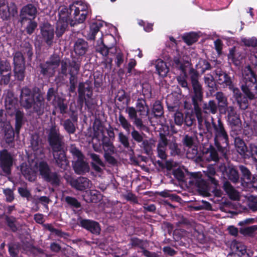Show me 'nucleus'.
<instances>
[{
  "label": "nucleus",
  "mask_w": 257,
  "mask_h": 257,
  "mask_svg": "<svg viewBox=\"0 0 257 257\" xmlns=\"http://www.w3.org/2000/svg\"><path fill=\"white\" fill-rule=\"evenodd\" d=\"M62 139L63 137L60 135L59 129L55 126H52L48 135L49 145L52 149L56 163L61 168L66 170L68 166L69 162L62 149Z\"/></svg>",
  "instance_id": "obj_1"
},
{
  "label": "nucleus",
  "mask_w": 257,
  "mask_h": 257,
  "mask_svg": "<svg viewBox=\"0 0 257 257\" xmlns=\"http://www.w3.org/2000/svg\"><path fill=\"white\" fill-rule=\"evenodd\" d=\"M20 103L26 109L33 108L34 111L38 115H41L43 112V97L40 94H33L27 87L23 88L21 90Z\"/></svg>",
  "instance_id": "obj_2"
},
{
  "label": "nucleus",
  "mask_w": 257,
  "mask_h": 257,
  "mask_svg": "<svg viewBox=\"0 0 257 257\" xmlns=\"http://www.w3.org/2000/svg\"><path fill=\"white\" fill-rule=\"evenodd\" d=\"M190 79L193 89L194 95L192 100L194 105V112L198 120L199 127L201 128L204 120L203 112L201 108L198 106V101H200L202 97V88L201 85L198 81V73L193 69H191L189 71Z\"/></svg>",
  "instance_id": "obj_3"
},
{
  "label": "nucleus",
  "mask_w": 257,
  "mask_h": 257,
  "mask_svg": "<svg viewBox=\"0 0 257 257\" xmlns=\"http://www.w3.org/2000/svg\"><path fill=\"white\" fill-rule=\"evenodd\" d=\"M241 88L249 99L257 98V82L254 74L250 66L245 67L242 71Z\"/></svg>",
  "instance_id": "obj_4"
},
{
  "label": "nucleus",
  "mask_w": 257,
  "mask_h": 257,
  "mask_svg": "<svg viewBox=\"0 0 257 257\" xmlns=\"http://www.w3.org/2000/svg\"><path fill=\"white\" fill-rule=\"evenodd\" d=\"M88 5L82 1H76L69 6V10L73 19L70 21L71 26L83 23L88 15Z\"/></svg>",
  "instance_id": "obj_5"
},
{
  "label": "nucleus",
  "mask_w": 257,
  "mask_h": 257,
  "mask_svg": "<svg viewBox=\"0 0 257 257\" xmlns=\"http://www.w3.org/2000/svg\"><path fill=\"white\" fill-rule=\"evenodd\" d=\"M218 124H216L212 117V122L215 134V145L218 150L222 154H225L228 146V136L225 131L220 119L218 120Z\"/></svg>",
  "instance_id": "obj_6"
},
{
  "label": "nucleus",
  "mask_w": 257,
  "mask_h": 257,
  "mask_svg": "<svg viewBox=\"0 0 257 257\" xmlns=\"http://www.w3.org/2000/svg\"><path fill=\"white\" fill-rule=\"evenodd\" d=\"M36 166L40 175L45 181L53 185H58L59 184L60 179L58 175L56 173L51 171L50 167L46 162L40 161L36 164Z\"/></svg>",
  "instance_id": "obj_7"
},
{
  "label": "nucleus",
  "mask_w": 257,
  "mask_h": 257,
  "mask_svg": "<svg viewBox=\"0 0 257 257\" xmlns=\"http://www.w3.org/2000/svg\"><path fill=\"white\" fill-rule=\"evenodd\" d=\"M96 51L103 57V63L106 68L110 69L112 65V58L110 56L116 53V48H107L104 44L102 37L97 41L95 46Z\"/></svg>",
  "instance_id": "obj_8"
},
{
  "label": "nucleus",
  "mask_w": 257,
  "mask_h": 257,
  "mask_svg": "<svg viewBox=\"0 0 257 257\" xmlns=\"http://www.w3.org/2000/svg\"><path fill=\"white\" fill-rule=\"evenodd\" d=\"M14 158L8 151L0 152V167L6 175H10L13 165Z\"/></svg>",
  "instance_id": "obj_9"
},
{
  "label": "nucleus",
  "mask_w": 257,
  "mask_h": 257,
  "mask_svg": "<svg viewBox=\"0 0 257 257\" xmlns=\"http://www.w3.org/2000/svg\"><path fill=\"white\" fill-rule=\"evenodd\" d=\"M14 73L15 77L22 80L25 77V62L24 57L20 52H16L14 57Z\"/></svg>",
  "instance_id": "obj_10"
},
{
  "label": "nucleus",
  "mask_w": 257,
  "mask_h": 257,
  "mask_svg": "<svg viewBox=\"0 0 257 257\" xmlns=\"http://www.w3.org/2000/svg\"><path fill=\"white\" fill-rule=\"evenodd\" d=\"M17 13V7L14 3H11L8 5L5 2H0V14L3 19L7 20L11 16L14 17Z\"/></svg>",
  "instance_id": "obj_11"
},
{
  "label": "nucleus",
  "mask_w": 257,
  "mask_h": 257,
  "mask_svg": "<svg viewBox=\"0 0 257 257\" xmlns=\"http://www.w3.org/2000/svg\"><path fill=\"white\" fill-rule=\"evenodd\" d=\"M37 13L36 8L32 4H28L23 7L20 14L21 23L24 24L28 19H34L36 16Z\"/></svg>",
  "instance_id": "obj_12"
},
{
  "label": "nucleus",
  "mask_w": 257,
  "mask_h": 257,
  "mask_svg": "<svg viewBox=\"0 0 257 257\" xmlns=\"http://www.w3.org/2000/svg\"><path fill=\"white\" fill-rule=\"evenodd\" d=\"M78 93L80 99L84 100L85 104L88 105L89 99L92 95V89L90 84L87 82L80 83L79 85Z\"/></svg>",
  "instance_id": "obj_13"
},
{
  "label": "nucleus",
  "mask_w": 257,
  "mask_h": 257,
  "mask_svg": "<svg viewBox=\"0 0 257 257\" xmlns=\"http://www.w3.org/2000/svg\"><path fill=\"white\" fill-rule=\"evenodd\" d=\"M59 59L57 57L45 64H41V73L45 75L51 76L54 73L55 69L59 65Z\"/></svg>",
  "instance_id": "obj_14"
},
{
  "label": "nucleus",
  "mask_w": 257,
  "mask_h": 257,
  "mask_svg": "<svg viewBox=\"0 0 257 257\" xmlns=\"http://www.w3.org/2000/svg\"><path fill=\"white\" fill-rule=\"evenodd\" d=\"M41 33L43 40L48 45L53 43L54 36V28L48 23H44L41 27Z\"/></svg>",
  "instance_id": "obj_15"
},
{
  "label": "nucleus",
  "mask_w": 257,
  "mask_h": 257,
  "mask_svg": "<svg viewBox=\"0 0 257 257\" xmlns=\"http://www.w3.org/2000/svg\"><path fill=\"white\" fill-rule=\"evenodd\" d=\"M5 107L6 109V115L12 116L16 111V99L13 93L8 91L5 95Z\"/></svg>",
  "instance_id": "obj_16"
},
{
  "label": "nucleus",
  "mask_w": 257,
  "mask_h": 257,
  "mask_svg": "<svg viewBox=\"0 0 257 257\" xmlns=\"http://www.w3.org/2000/svg\"><path fill=\"white\" fill-rule=\"evenodd\" d=\"M70 183L72 187L79 190H84L91 188L92 186L91 181L85 177H80L77 179H72L70 181Z\"/></svg>",
  "instance_id": "obj_17"
},
{
  "label": "nucleus",
  "mask_w": 257,
  "mask_h": 257,
  "mask_svg": "<svg viewBox=\"0 0 257 257\" xmlns=\"http://www.w3.org/2000/svg\"><path fill=\"white\" fill-rule=\"evenodd\" d=\"M80 225L93 234H98L100 233V227L99 225L94 221L83 219L81 220Z\"/></svg>",
  "instance_id": "obj_18"
},
{
  "label": "nucleus",
  "mask_w": 257,
  "mask_h": 257,
  "mask_svg": "<svg viewBox=\"0 0 257 257\" xmlns=\"http://www.w3.org/2000/svg\"><path fill=\"white\" fill-rule=\"evenodd\" d=\"M168 144V141L165 136L161 135L157 146V153L158 157L162 160L167 158L166 151Z\"/></svg>",
  "instance_id": "obj_19"
},
{
  "label": "nucleus",
  "mask_w": 257,
  "mask_h": 257,
  "mask_svg": "<svg viewBox=\"0 0 257 257\" xmlns=\"http://www.w3.org/2000/svg\"><path fill=\"white\" fill-rule=\"evenodd\" d=\"M215 74L216 79L219 84L223 85L224 86L231 87L232 81L226 73L218 68L215 70Z\"/></svg>",
  "instance_id": "obj_20"
},
{
  "label": "nucleus",
  "mask_w": 257,
  "mask_h": 257,
  "mask_svg": "<svg viewBox=\"0 0 257 257\" xmlns=\"http://www.w3.org/2000/svg\"><path fill=\"white\" fill-rule=\"evenodd\" d=\"M136 109L140 116L143 117L148 116L150 112V109L144 99L139 98L136 102Z\"/></svg>",
  "instance_id": "obj_21"
},
{
  "label": "nucleus",
  "mask_w": 257,
  "mask_h": 257,
  "mask_svg": "<svg viewBox=\"0 0 257 257\" xmlns=\"http://www.w3.org/2000/svg\"><path fill=\"white\" fill-rule=\"evenodd\" d=\"M231 248L233 252L239 257H248L246 247L239 242H234L231 244Z\"/></svg>",
  "instance_id": "obj_22"
},
{
  "label": "nucleus",
  "mask_w": 257,
  "mask_h": 257,
  "mask_svg": "<svg viewBox=\"0 0 257 257\" xmlns=\"http://www.w3.org/2000/svg\"><path fill=\"white\" fill-rule=\"evenodd\" d=\"M73 169L77 174H83L89 170L88 164L84 159L76 160L73 164Z\"/></svg>",
  "instance_id": "obj_23"
},
{
  "label": "nucleus",
  "mask_w": 257,
  "mask_h": 257,
  "mask_svg": "<svg viewBox=\"0 0 257 257\" xmlns=\"http://www.w3.org/2000/svg\"><path fill=\"white\" fill-rule=\"evenodd\" d=\"M88 49V44L84 40L78 39L75 43L74 50L78 55H84Z\"/></svg>",
  "instance_id": "obj_24"
},
{
  "label": "nucleus",
  "mask_w": 257,
  "mask_h": 257,
  "mask_svg": "<svg viewBox=\"0 0 257 257\" xmlns=\"http://www.w3.org/2000/svg\"><path fill=\"white\" fill-rule=\"evenodd\" d=\"M223 189L226 192L229 197L232 200H237L239 199V193L230 184L229 182L226 181L223 184Z\"/></svg>",
  "instance_id": "obj_25"
},
{
  "label": "nucleus",
  "mask_w": 257,
  "mask_h": 257,
  "mask_svg": "<svg viewBox=\"0 0 257 257\" xmlns=\"http://www.w3.org/2000/svg\"><path fill=\"white\" fill-rule=\"evenodd\" d=\"M156 70L159 76L164 77L169 72V68L165 62L161 59L156 60L155 64Z\"/></svg>",
  "instance_id": "obj_26"
},
{
  "label": "nucleus",
  "mask_w": 257,
  "mask_h": 257,
  "mask_svg": "<svg viewBox=\"0 0 257 257\" xmlns=\"http://www.w3.org/2000/svg\"><path fill=\"white\" fill-rule=\"evenodd\" d=\"M90 156L92 160V166L93 169L98 172H101L102 171L101 167H104V165L99 155L91 153Z\"/></svg>",
  "instance_id": "obj_27"
},
{
  "label": "nucleus",
  "mask_w": 257,
  "mask_h": 257,
  "mask_svg": "<svg viewBox=\"0 0 257 257\" xmlns=\"http://www.w3.org/2000/svg\"><path fill=\"white\" fill-rule=\"evenodd\" d=\"M103 22L102 21L95 22L90 25V31L88 35V39L94 40L96 34L99 31L100 28L102 27Z\"/></svg>",
  "instance_id": "obj_28"
},
{
  "label": "nucleus",
  "mask_w": 257,
  "mask_h": 257,
  "mask_svg": "<svg viewBox=\"0 0 257 257\" xmlns=\"http://www.w3.org/2000/svg\"><path fill=\"white\" fill-rule=\"evenodd\" d=\"M71 69L70 70V74L71 77L70 78V82L71 84V89L74 88L75 85V76L78 73L80 66L79 64L75 62H72L71 63Z\"/></svg>",
  "instance_id": "obj_29"
},
{
  "label": "nucleus",
  "mask_w": 257,
  "mask_h": 257,
  "mask_svg": "<svg viewBox=\"0 0 257 257\" xmlns=\"http://www.w3.org/2000/svg\"><path fill=\"white\" fill-rule=\"evenodd\" d=\"M69 24V22H67V21H62V20H58L56 26V35L57 37H61L64 32L67 26Z\"/></svg>",
  "instance_id": "obj_30"
},
{
  "label": "nucleus",
  "mask_w": 257,
  "mask_h": 257,
  "mask_svg": "<svg viewBox=\"0 0 257 257\" xmlns=\"http://www.w3.org/2000/svg\"><path fill=\"white\" fill-rule=\"evenodd\" d=\"M234 143L237 152L241 155H244L247 151L244 142L239 138H235Z\"/></svg>",
  "instance_id": "obj_31"
},
{
  "label": "nucleus",
  "mask_w": 257,
  "mask_h": 257,
  "mask_svg": "<svg viewBox=\"0 0 257 257\" xmlns=\"http://www.w3.org/2000/svg\"><path fill=\"white\" fill-rule=\"evenodd\" d=\"M15 115L16 116V131L19 133V130L22 124V120L24 116V113L20 110L16 109L15 112L12 114Z\"/></svg>",
  "instance_id": "obj_32"
},
{
  "label": "nucleus",
  "mask_w": 257,
  "mask_h": 257,
  "mask_svg": "<svg viewBox=\"0 0 257 257\" xmlns=\"http://www.w3.org/2000/svg\"><path fill=\"white\" fill-rule=\"evenodd\" d=\"M203 109L204 112L205 113L211 112L215 114L217 112V106L214 101L210 100L208 103L204 105Z\"/></svg>",
  "instance_id": "obj_33"
},
{
  "label": "nucleus",
  "mask_w": 257,
  "mask_h": 257,
  "mask_svg": "<svg viewBox=\"0 0 257 257\" xmlns=\"http://www.w3.org/2000/svg\"><path fill=\"white\" fill-rule=\"evenodd\" d=\"M228 179L233 182H237L239 179V175L237 170L233 167H229L226 171Z\"/></svg>",
  "instance_id": "obj_34"
},
{
  "label": "nucleus",
  "mask_w": 257,
  "mask_h": 257,
  "mask_svg": "<svg viewBox=\"0 0 257 257\" xmlns=\"http://www.w3.org/2000/svg\"><path fill=\"white\" fill-rule=\"evenodd\" d=\"M183 38L185 42L190 45L198 40V36L195 33L192 32L184 35Z\"/></svg>",
  "instance_id": "obj_35"
},
{
  "label": "nucleus",
  "mask_w": 257,
  "mask_h": 257,
  "mask_svg": "<svg viewBox=\"0 0 257 257\" xmlns=\"http://www.w3.org/2000/svg\"><path fill=\"white\" fill-rule=\"evenodd\" d=\"M215 96L216 99L218 101V105L220 108H225L227 106V98L224 96L223 93L218 92L216 93Z\"/></svg>",
  "instance_id": "obj_36"
},
{
  "label": "nucleus",
  "mask_w": 257,
  "mask_h": 257,
  "mask_svg": "<svg viewBox=\"0 0 257 257\" xmlns=\"http://www.w3.org/2000/svg\"><path fill=\"white\" fill-rule=\"evenodd\" d=\"M204 157L208 161H214L216 162L218 160V154L216 151L213 148L207 151Z\"/></svg>",
  "instance_id": "obj_37"
},
{
  "label": "nucleus",
  "mask_w": 257,
  "mask_h": 257,
  "mask_svg": "<svg viewBox=\"0 0 257 257\" xmlns=\"http://www.w3.org/2000/svg\"><path fill=\"white\" fill-rule=\"evenodd\" d=\"M241 42L246 46L254 47L257 45V39L252 37L251 38H241Z\"/></svg>",
  "instance_id": "obj_38"
},
{
  "label": "nucleus",
  "mask_w": 257,
  "mask_h": 257,
  "mask_svg": "<svg viewBox=\"0 0 257 257\" xmlns=\"http://www.w3.org/2000/svg\"><path fill=\"white\" fill-rule=\"evenodd\" d=\"M22 173L25 178L30 181H34L36 178V172L34 171H30L28 168L25 169L22 168Z\"/></svg>",
  "instance_id": "obj_39"
},
{
  "label": "nucleus",
  "mask_w": 257,
  "mask_h": 257,
  "mask_svg": "<svg viewBox=\"0 0 257 257\" xmlns=\"http://www.w3.org/2000/svg\"><path fill=\"white\" fill-rule=\"evenodd\" d=\"M63 126L68 133L72 134L75 133L76 130L75 126L70 119H68L65 120Z\"/></svg>",
  "instance_id": "obj_40"
},
{
  "label": "nucleus",
  "mask_w": 257,
  "mask_h": 257,
  "mask_svg": "<svg viewBox=\"0 0 257 257\" xmlns=\"http://www.w3.org/2000/svg\"><path fill=\"white\" fill-rule=\"evenodd\" d=\"M197 69L201 73H204L206 70L210 69V64L204 59H201L196 65Z\"/></svg>",
  "instance_id": "obj_41"
},
{
  "label": "nucleus",
  "mask_w": 257,
  "mask_h": 257,
  "mask_svg": "<svg viewBox=\"0 0 257 257\" xmlns=\"http://www.w3.org/2000/svg\"><path fill=\"white\" fill-rule=\"evenodd\" d=\"M86 194H88L90 195L89 198L86 199L87 201L96 203L101 198L100 194L94 190H91L89 192H86Z\"/></svg>",
  "instance_id": "obj_42"
},
{
  "label": "nucleus",
  "mask_w": 257,
  "mask_h": 257,
  "mask_svg": "<svg viewBox=\"0 0 257 257\" xmlns=\"http://www.w3.org/2000/svg\"><path fill=\"white\" fill-rule=\"evenodd\" d=\"M118 120L122 127L129 133L132 125L128 121L122 114L119 115Z\"/></svg>",
  "instance_id": "obj_43"
},
{
  "label": "nucleus",
  "mask_w": 257,
  "mask_h": 257,
  "mask_svg": "<svg viewBox=\"0 0 257 257\" xmlns=\"http://www.w3.org/2000/svg\"><path fill=\"white\" fill-rule=\"evenodd\" d=\"M142 147H143L146 152L148 153L151 149L155 146V142L153 140H145L141 142Z\"/></svg>",
  "instance_id": "obj_44"
},
{
  "label": "nucleus",
  "mask_w": 257,
  "mask_h": 257,
  "mask_svg": "<svg viewBox=\"0 0 257 257\" xmlns=\"http://www.w3.org/2000/svg\"><path fill=\"white\" fill-rule=\"evenodd\" d=\"M59 20L67 21L70 23V19H69L68 10L65 7L60 8L59 13Z\"/></svg>",
  "instance_id": "obj_45"
},
{
  "label": "nucleus",
  "mask_w": 257,
  "mask_h": 257,
  "mask_svg": "<svg viewBox=\"0 0 257 257\" xmlns=\"http://www.w3.org/2000/svg\"><path fill=\"white\" fill-rule=\"evenodd\" d=\"M70 152L73 156V157L75 159L79 160L84 159V157L82 153L73 145L71 146L70 148Z\"/></svg>",
  "instance_id": "obj_46"
},
{
  "label": "nucleus",
  "mask_w": 257,
  "mask_h": 257,
  "mask_svg": "<svg viewBox=\"0 0 257 257\" xmlns=\"http://www.w3.org/2000/svg\"><path fill=\"white\" fill-rule=\"evenodd\" d=\"M131 244L133 246H138L144 249L147 247L148 243L146 241L140 239L138 238H132L131 239Z\"/></svg>",
  "instance_id": "obj_47"
},
{
  "label": "nucleus",
  "mask_w": 257,
  "mask_h": 257,
  "mask_svg": "<svg viewBox=\"0 0 257 257\" xmlns=\"http://www.w3.org/2000/svg\"><path fill=\"white\" fill-rule=\"evenodd\" d=\"M239 169L242 174L243 179L246 180L245 182L246 183H249V181H250L251 178V174L250 171L247 169V168L242 165L239 166Z\"/></svg>",
  "instance_id": "obj_48"
},
{
  "label": "nucleus",
  "mask_w": 257,
  "mask_h": 257,
  "mask_svg": "<svg viewBox=\"0 0 257 257\" xmlns=\"http://www.w3.org/2000/svg\"><path fill=\"white\" fill-rule=\"evenodd\" d=\"M195 121V118L193 112H188L185 114L184 118V122L188 126H191Z\"/></svg>",
  "instance_id": "obj_49"
},
{
  "label": "nucleus",
  "mask_w": 257,
  "mask_h": 257,
  "mask_svg": "<svg viewBox=\"0 0 257 257\" xmlns=\"http://www.w3.org/2000/svg\"><path fill=\"white\" fill-rule=\"evenodd\" d=\"M174 61L175 66L179 69L184 75L186 76V67L189 64L188 62L182 63L180 60L177 58H175Z\"/></svg>",
  "instance_id": "obj_50"
},
{
  "label": "nucleus",
  "mask_w": 257,
  "mask_h": 257,
  "mask_svg": "<svg viewBox=\"0 0 257 257\" xmlns=\"http://www.w3.org/2000/svg\"><path fill=\"white\" fill-rule=\"evenodd\" d=\"M153 112L156 116H161L163 114V107L160 101H156L153 107Z\"/></svg>",
  "instance_id": "obj_51"
},
{
  "label": "nucleus",
  "mask_w": 257,
  "mask_h": 257,
  "mask_svg": "<svg viewBox=\"0 0 257 257\" xmlns=\"http://www.w3.org/2000/svg\"><path fill=\"white\" fill-rule=\"evenodd\" d=\"M174 119L175 124L179 126L181 125L184 122L183 114L180 111H177L175 113Z\"/></svg>",
  "instance_id": "obj_52"
},
{
  "label": "nucleus",
  "mask_w": 257,
  "mask_h": 257,
  "mask_svg": "<svg viewBox=\"0 0 257 257\" xmlns=\"http://www.w3.org/2000/svg\"><path fill=\"white\" fill-rule=\"evenodd\" d=\"M143 133L141 134L136 130L134 127L131 133L132 138L138 143H141L143 141Z\"/></svg>",
  "instance_id": "obj_53"
},
{
  "label": "nucleus",
  "mask_w": 257,
  "mask_h": 257,
  "mask_svg": "<svg viewBox=\"0 0 257 257\" xmlns=\"http://www.w3.org/2000/svg\"><path fill=\"white\" fill-rule=\"evenodd\" d=\"M205 84L210 88H213L215 85L214 77L211 74H206L204 78Z\"/></svg>",
  "instance_id": "obj_54"
},
{
  "label": "nucleus",
  "mask_w": 257,
  "mask_h": 257,
  "mask_svg": "<svg viewBox=\"0 0 257 257\" xmlns=\"http://www.w3.org/2000/svg\"><path fill=\"white\" fill-rule=\"evenodd\" d=\"M248 207L252 211L257 210V197L251 196L249 197L248 203Z\"/></svg>",
  "instance_id": "obj_55"
},
{
  "label": "nucleus",
  "mask_w": 257,
  "mask_h": 257,
  "mask_svg": "<svg viewBox=\"0 0 257 257\" xmlns=\"http://www.w3.org/2000/svg\"><path fill=\"white\" fill-rule=\"evenodd\" d=\"M118 139L125 148H128L130 146L128 137L122 133L120 132L118 134Z\"/></svg>",
  "instance_id": "obj_56"
},
{
  "label": "nucleus",
  "mask_w": 257,
  "mask_h": 257,
  "mask_svg": "<svg viewBox=\"0 0 257 257\" xmlns=\"http://www.w3.org/2000/svg\"><path fill=\"white\" fill-rule=\"evenodd\" d=\"M125 112L128 114L130 119H133L137 116V110L133 106L127 107L125 109Z\"/></svg>",
  "instance_id": "obj_57"
},
{
  "label": "nucleus",
  "mask_w": 257,
  "mask_h": 257,
  "mask_svg": "<svg viewBox=\"0 0 257 257\" xmlns=\"http://www.w3.org/2000/svg\"><path fill=\"white\" fill-rule=\"evenodd\" d=\"M6 220L7 222L8 226L11 228V229L15 231L17 230V226L15 224L16 219L12 217H9L7 216L6 217Z\"/></svg>",
  "instance_id": "obj_58"
},
{
  "label": "nucleus",
  "mask_w": 257,
  "mask_h": 257,
  "mask_svg": "<svg viewBox=\"0 0 257 257\" xmlns=\"http://www.w3.org/2000/svg\"><path fill=\"white\" fill-rule=\"evenodd\" d=\"M3 192L6 197L7 201L11 202L14 200V193L13 191L11 189L9 188L4 189L3 190Z\"/></svg>",
  "instance_id": "obj_59"
},
{
  "label": "nucleus",
  "mask_w": 257,
  "mask_h": 257,
  "mask_svg": "<svg viewBox=\"0 0 257 257\" xmlns=\"http://www.w3.org/2000/svg\"><path fill=\"white\" fill-rule=\"evenodd\" d=\"M37 27V23L30 20L28 26L26 27L27 33L29 34H32Z\"/></svg>",
  "instance_id": "obj_60"
},
{
  "label": "nucleus",
  "mask_w": 257,
  "mask_h": 257,
  "mask_svg": "<svg viewBox=\"0 0 257 257\" xmlns=\"http://www.w3.org/2000/svg\"><path fill=\"white\" fill-rule=\"evenodd\" d=\"M227 120L232 126H238L240 123V120L238 115L227 118Z\"/></svg>",
  "instance_id": "obj_61"
},
{
  "label": "nucleus",
  "mask_w": 257,
  "mask_h": 257,
  "mask_svg": "<svg viewBox=\"0 0 257 257\" xmlns=\"http://www.w3.org/2000/svg\"><path fill=\"white\" fill-rule=\"evenodd\" d=\"M67 203L75 207L78 208L80 206V203L74 198L67 196L65 198Z\"/></svg>",
  "instance_id": "obj_62"
},
{
  "label": "nucleus",
  "mask_w": 257,
  "mask_h": 257,
  "mask_svg": "<svg viewBox=\"0 0 257 257\" xmlns=\"http://www.w3.org/2000/svg\"><path fill=\"white\" fill-rule=\"evenodd\" d=\"M240 109L244 110L246 109L248 105L247 99L245 97H241L237 100Z\"/></svg>",
  "instance_id": "obj_63"
},
{
  "label": "nucleus",
  "mask_w": 257,
  "mask_h": 257,
  "mask_svg": "<svg viewBox=\"0 0 257 257\" xmlns=\"http://www.w3.org/2000/svg\"><path fill=\"white\" fill-rule=\"evenodd\" d=\"M249 151L254 161L257 162V146L252 144H250Z\"/></svg>",
  "instance_id": "obj_64"
}]
</instances>
